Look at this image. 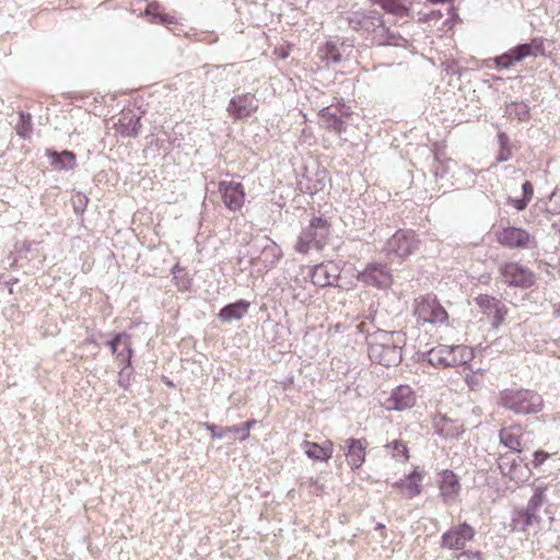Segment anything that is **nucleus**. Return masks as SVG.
<instances>
[{
    "label": "nucleus",
    "instance_id": "f257e3e1",
    "mask_svg": "<svg viewBox=\"0 0 560 560\" xmlns=\"http://www.w3.org/2000/svg\"><path fill=\"white\" fill-rule=\"evenodd\" d=\"M348 26L377 46H400L408 43L400 34L386 26L383 14L375 9H358L345 15Z\"/></svg>",
    "mask_w": 560,
    "mask_h": 560
},
{
    "label": "nucleus",
    "instance_id": "f03ea898",
    "mask_svg": "<svg viewBox=\"0 0 560 560\" xmlns=\"http://www.w3.org/2000/svg\"><path fill=\"white\" fill-rule=\"evenodd\" d=\"M369 358L384 366H396L402 360L405 335L400 331L376 330L366 337Z\"/></svg>",
    "mask_w": 560,
    "mask_h": 560
},
{
    "label": "nucleus",
    "instance_id": "7ed1b4c3",
    "mask_svg": "<svg viewBox=\"0 0 560 560\" xmlns=\"http://www.w3.org/2000/svg\"><path fill=\"white\" fill-rule=\"evenodd\" d=\"M499 405L517 416L535 415L542 410L544 399L537 392L508 388L500 393Z\"/></svg>",
    "mask_w": 560,
    "mask_h": 560
},
{
    "label": "nucleus",
    "instance_id": "20e7f679",
    "mask_svg": "<svg viewBox=\"0 0 560 560\" xmlns=\"http://www.w3.org/2000/svg\"><path fill=\"white\" fill-rule=\"evenodd\" d=\"M249 262L258 272H268L282 257L280 246L268 236L253 240L248 252Z\"/></svg>",
    "mask_w": 560,
    "mask_h": 560
},
{
    "label": "nucleus",
    "instance_id": "39448f33",
    "mask_svg": "<svg viewBox=\"0 0 560 560\" xmlns=\"http://www.w3.org/2000/svg\"><path fill=\"white\" fill-rule=\"evenodd\" d=\"M330 234V223L322 217L311 219L307 226L303 228L294 246L295 250L306 254L311 249L320 250L325 247Z\"/></svg>",
    "mask_w": 560,
    "mask_h": 560
},
{
    "label": "nucleus",
    "instance_id": "423d86ee",
    "mask_svg": "<svg viewBox=\"0 0 560 560\" xmlns=\"http://www.w3.org/2000/svg\"><path fill=\"white\" fill-rule=\"evenodd\" d=\"M415 314L418 322L431 325H443L448 320V314L436 296L428 294L416 300Z\"/></svg>",
    "mask_w": 560,
    "mask_h": 560
},
{
    "label": "nucleus",
    "instance_id": "0eeeda50",
    "mask_svg": "<svg viewBox=\"0 0 560 560\" xmlns=\"http://www.w3.org/2000/svg\"><path fill=\"white\" fill-rule=\"evenodd\" d=\"M419 245L416 233L411 230H398L386 243V254L406 258L410 256Z\"/></svg>",
    "mask_w": 560,
    "mask_h": 560
},
{
    "label": "nucleus",
    "instance_id": "6e6552de",
    "mask_svg": "<svg viewBox=\"0 0 560 560\" xmlns=\"http://www.w3.org/2000/svg\"><path fill=\"white\" fill-rule=\"evenodd\" d=\"M499 273L502 281L510 287L527 289L535 283L534 272L517 262L501 265Z\"/></svg>",
    "mask_w": 560,
    "mask_h": 560
},
{
    "label": "nucleus",
    "instance_id": "1a4fd4ad",
    "mask_svg": "<svg viewBox=\"0 0 560 560\" xmlns=\"http://www.w3.org/2000/svg\"><path fill=\"white\" fill-rule=\"evenodd\" d=\"M498 242L509 248L532 249L537 247L534 235L522 228L509 226L497 234Z\"/></svg>",
    "mask_w": 560,
    "mask_h": 560
},
{
    "label": "nucleus",
    "instance_id": "9d476101",
    "mask_svg": "<svg viewBox=\"0 0 560 560\" xmlns=\"http://www.w3.org/2000/svg\"><path fill=\"white\" fill-rule=\"evenodd\" d=\"M475 301L482 313L491 320L493 328H498L503 324L509 313V310L503 302L487 294L478 295Z\"/></svg>",
    "mask_w": 560,
    "mask_h": 560
},
{
    "label": "nucleus",
    "instance_id": "9b49d317",
    "mask_svg": "<svg viewBox=\"0 0 560 560\" xmlns=\"http://www.w3.org/2000/svg\"><path fill=\"white\" fill-rule=\"evenodd\" d=\"M259 107L258 98L252 93H243L233 96L226 110L234 119H245L257 112Z\"/></svg>",
    "mask_w": 560,
    "mask_h": 560
},
{
    "label": "nucleus",
    "instance_id": "f8f14e48",
    "mask_svg": "<svg viewBox=\"0 0 560 560\" xmlns=\"http://www.w3.org/2000/svg\"><path fill=\"white\" fill-rule=\"evenodd\" d=\"M475 529L466 522L450 528L442 535L441 546L451 550H463L466 542L472 540Z\"/></svg>",
    "mask_w": 560,
    "mask_h": 560
},
{
    "label": "nucleus",
    "instance_id": "ddd939ff",
    "mask_svg": "<svg viewBox=\"0 0 560 560\" xmlns=\"http://www.w3.org/2000/svg\"><path fill=\"white\" fill-rule=\"evenodd\" d=\"M219 192L229 210L237 211L244 206L245 191L241 183L222 180L219 183Z\"/></svg>",
    "mask_w": 560,
    "mask_h": 560
},
{
    "label": "nucleus",
    "instance_id": "4468645a",
    "mask_svg": "<svg viewBox=\"0 0 560 560\" xmlns=\"http://www.w3.org/2000/svg\"><path fill=\"white\" fill-rule=\"evenodd\" d=\"M358 278L365 284L382 289L388 288L393 281L389 269L381 264L368 265Z\"/></svg>",
    "mask_w": 560,
    "mask_h": 560
},
{
    "label": "nucleus",
    "instance_id": "2eb2a0df",
    "mask_svg": "<svg viewBox=\"0 0 560 560\" xmlns=\"http://www.w3.org/2000/svg\"><path fill=\"white\" fill-rule=\"evenodd\" d=\"M416 402V394L408 385H399L394 388L389 397L384 401L388 410H405Z\"/></svg>",
    "mask_w": 560,
    "mask_h": 560
},
{
    "label": "nucleus",
    "instance_id": "dca6fc26",
    "mask_svg": "<svg viewBox=\"0 0 560 560\" xmlns=\"http://www.w3.org/2000/svg\"><path fill=\"white\" fill-rule=\"evenodd\" d=\"M366 446L365 440L350 438L345 441V456L352 469L360 468L363 465Z\"/></svg>",
    "mask_w": 560,
    "mask_h": 560
},
{
    "label": "nucleus",
    "instance_id": "f3484780",
    "mask_svg": "<svg viewBox=\"0 0 560 560\" xmlns=\"http://www.w3.org/2000/svg\"><path fill=\"white\" fill-rule=\"evenodd\" d=\"M338 278V268L332 262L316 265L311 271L312 282L322 288L335 285Z\"/></svg>",
    "mask_w": 560,
    "mask_h": 560
},
{
    "label": "nucleus",
    "instance_id": "a211bd4d",
    "mask_svg": "<svg viewBox=\"0 0 560 560\" xmlns=\"http://www.w3.org/2000/svg\"><path fill=\"white\" fill-rule=\"evenodd\" d=\"M112 353L126 363V368L130 366L132 349L130 336L126 332L117 334L112 340L107 342Z\"/></svg>",
    "mask_w": 560,
    "mask_h": 560
},
{
    "label": "nucleus",
    "instance_id": "6ab92c4d",
    "mask_svg": "<svg viewBox=\"0 0 560 560\" xmlns=\"http://www.w3.org/2000/svg\"><path fill=\"white\" fill-rule=\"evenodd\" d=\"M523 434L524 430L521 424L502 428L499 431L500 443L514 453H521Z\"/></svg>",
    "mask_w": 560,
    "mask_h": 560
},
{
    "label": "nucleus",
    "instance_id": "aec40b11",
    "mask_svg": "<svg viewBox=\"0 0 560 560\" xmlns=\"http://www.w3.org/2000/svg\"><path fill=\"white\" fill-rule=\"evenodd\" d=\"M460 490L458 477L452 470H444L440 479V493L446 503L454 502Z\"/></svg>",
    "mask_w": 560,
    "mask_h": 560
},
{
    "label": "nucleus",
    "instance_id": "412c9836",
    "mask_svg": "<svg viewBox=\"0 0 560 560\" xmlns=\"http://www.w3.org/2000/svg\"><path fill=\"white\" fill-rule=\"evenodd\" d=\"M301 448L313 460L327 462L332 456L334 444L331 441L326 440L322 444L303 441Z\"/></svg>",
    "mask_w": 560,
    "mask_h": 560
},
{
    "label": "nucleus",
    "instance_id": "4be33fe9",
    "mask_svg": "<svg viewBox=\"0 0 560 560\" xmlns=\"http://www.w3.org/2000/svg\"><path fill=\"white\" fill-rule=\"evenodd\" d=\"M450 346L439 345L427 352L422 353V361L428 362L434 368L444 369L450 368Z\"/></svg>",
    "mask_w": 560,
    "mask_h": 560
},
{
    "label": "nucleus",
    "instance_id": "5701e85b",
    "mask_svg": "<svg viewBox=\"0 0 560 560\" xmlns=\"http://www.w3.org/2000/svg\"><path fill=\"white\" fill-rule=\"evenodd\" d=\"M140 128V117L131 112L124 113L118 119V122L116 124L117 132L122 137L135 138L138 136Z\"/></svg>",
    "mask_w": 560,
    "mask_h": 560
},
{
    "label": "nucleus",
    "instance_id": "b1692460",
    "mask_svg": "<svg viewBox=\"0 0 560 560\" xmlns=\"http://www.w3.org/2000/svg\"><path fill=\"white\" fill-rule=\"evenodd\" d=\"M540 515L529 512L526 508L516 510L512 517L513 529L525 532L532 526H538L540 523Z\"/></svg>",
    "mask_w": 560,
    "mask_h": 560
},
{
    "label": "nucleus",
    "instance_id": "393cba45",
    "mask_svg": "<svg viewBox=\"0 0 560 560\" xmlns=\"http://www.w3.org/2000/svg\"><path fill=\"white\" fill-rule=\"evenodd\" d=\"M457 166V163L446 158L442 152L435 151L432 171L435 178L445 179Z\"/></svg>",
    "mask_w": 560,
    "mask_h": 560
},
{
    "label": "nucleus",
    "instance_id": "a878e982",
    "mask_svg": "<svg viewBox=\"0 0 560 560\" xmlns=\"http://www.w3.org/2000/svg\"><path fill=\"white\" fill-rule=\"evenodd\" d=\"M248 308L249 303L244 300H240L235 303H231L222 307L219 313V317L222 319V322L228 323L237 320L247 314Z\"/></svg>",
    "mask_w": 560,
    "mask_h": 560
},
{
    "label": "nucleus",
    "instance_id": "bb28decb",
    "mask_svg": "<svg viewBox=\"0 0 560 560\" xmlns=\"http://www.w3.org/2000/svg\"><path fill=\"white\" fill-rule=\"evenodd\" d=\"M319 116L327 129L332 130L338 135L346 131V122L340 118L338 113L332 109V106L324 107L320 110Z\"/></svg>",
    "mask_w": 560,
    "mask_h": 560
},
{
    "label": "nucleus",
    "instance_id": "cd10ccee",
    "mask_svg": "<svg viewBox=\"0 0 560 560\" xmlns=\"http://www.w3.org/2000/svg\"><path fill=\"white\" fill-rule=\"evenodd\" d=\"M421 480L422 476L415 470L405 480L396 482L395 487L400 488L408 498H415L421 493Z\"/></svg>",
    "mask_w": 560,
    "mask_h": 560
},
{
    "label": "nucleus",
    "instance_id": "c85d7f7f",
    "mask_svg": "<svg viewBox=\"0 0 560 560\" xmlns=\"http://www.w3.org/2000/svg\"><path fill=\"white\" fill-rule=\"evenodd\" d=\"M450 368L466 364L474 358L472 349L463 345L450 346Z\"/></svg>",
    "mask_w": 560,
    "mask_h": 560
},
{
    "label": "nucleus",
    "instance_id": "c756f323",
    "mask_svg": "<svg viewBox=\"0 0 560 560\" xmlns=\"http://www.w3.org/2000/svg\"><path fill=\"white\" fill-rule=\"evenodd\" d=\"M373 3L378 4L384 11L396 15L398 18H405L409 15V8L404 3L402 0H371Z\"/></svg>",
    "mask_w": 560,
    "mask_h": 560
},
{
    "label": "nucleus",
    "instance_id": "7c9ffc66",
    "mask_svg": "<svg viewBox=\"0 0 560 560\" xmlns=\"http://www.w3.org/2000/svg\"><path fill=\"white\" fill-rule=\"evenodd\" d=\"M49 158L51 160V165L59 170H72L75 166V154L71 151H62L61 153L58 152H50Z\"/></svg>",
    "mask_w": 560,
    "mask_h": 560
},
{
    "label": "nucleus",
    "instance_id": "2f4dec72",
    "mask_svg": "<svg viewBox=\"0 0 560 560\" xmlns=\"http://www.w3.org/2000/svg\"><path fill=\"white\" fill-rule=\"evenodd\" d=\"M506 476L516 483H522L529 479L530 468L527 464L523 465L513 459V463L509 466Z\"/></svg>",
    "mask_w": 560,
    "mask_h": 560
},
{
    "label": "nucleus",
    "instance_id": "473e14b6",
    "mask_svg": "<svg viewBox=\"0 0 560 560\" xmlns=\"http://www.w3.org/2000/svg\"><path fill=\"white\" fill-rule=\"evenodd\" d=\"M158 2H151L145 8V15L151 16V21L154 23L167 25L175 23V18L166 13H163Z\"/></svg>",
    "mask_w": 560,
    "mask_h": 560
},
{
    "label": "nucleus",
    "instance_id": "72a5a7b5",
    "mask_svg": "<svg viewBox=\"0 0 560 560\" xmlns=\"http://www.w3.org/2000/svg\"><path fill=\"white\" fill-rule=\"evenodd\" d=\"M546 490H547V487H542V486L535 487L534 493L530 497V499L526 505V509L529 512H532L534 514H539L538 512L540 511L542 505L545 503H547Z\"/></svg>",
    "mask_w": 560,
    "mask_h": 560
},
{
    "label": "nucleus",
    "instance_id": "f704fd0d",
    "mask_svg": "<svg viewBox=\"0 0 560 560\" xmlns=\"http://www.w3.org/2000/svg\"><path fill=\"white\" fill-rule=\"evenodd\" d=\"M505 114L511 118L525 121L529 118V107L524 102H512L506 105Z\"/></svg>",
    "mask_w": 560,
    "mask_h": 560
},
{
    "label": "nucleus",
    "instance_id": "c9c22d12",
    "mask_svg": "<svg viewBox=\"0 0 560 560\" xmlns=\"http://www.w3.org/2000/svg\"><path fill=\"white\" fill-rule=\"evenodd\" d=\"M32 130V116L24 112H20L19 121L15 125V131L18 136L22 139H28L31 138Z\"/></svg>",
    "mask_w": 560,
    "mask_h": 560
},
{
    "label": "nucleus",
    "instance_id": "e433bc0d",
    "mask_svg": "<svg viewBox=\"0 0 560 560\" xmlns=\"http://www.w3.org/2000/svg\"><path fill=\"white\" fill-rule=\"evenodd\" d=\"M320 58L327 66L337 65L341 61V52L336 44L327 43L320 50Z\"/></svg>",
    "mask_w": 560,
    "mask_h": 560
},
{
    "label": "nucleus",
    "instance_id": "4c0bfd02",
    "mask_svg": "<svg viewBox=\"0 0 560 560\" xmlns=\"http://www.w3.org/2000/svg\"><path fill=\"white\" fill-rule=\"evenodd\" d=\"M386 447L389 450L393 458L398 462H406L409 457L407 446L400 441H393Z\"/></svg>",
    "mask_w": 560,
    "mask_h": 560
},
{
    "label": "nucleus",
    "instance_id": "58836bf2",
    "mask_svg": "<svg viewBox=\"0 0 560 560\" xmlns=\"http://www.w3.org/2000/svg\"><path fill=\"white\" fill-rule=\"evenodd\" d=\"M510 56H512V59L514 62H520L527 56L532 54V45L530 44H521L512 49L509 50Z\"/></svg>",
    "mask_w": 560,
    "mask_h": 560
},
{
    "label": "nucleus",
    "instance_id": "ea45409f",
    "mask_svg": "<svg viewBox=\"0 0 560 560\" xmlns=\"http://www.w3.org/2000/svg\"><path fill=\"white\" fill-rule=\"evenodd\" d=\"M494 61H495L497 66L500 68H509L515 63L514 60L512 59V56H510V51H508L501 56H498L494 59Z\"/></svg>",
    "mask_w": 560,
    "mask_h": 560
},
{
    "label": "nucleus",
    "instance_id": "a19ab883",
    "mask_svg": "<svg viewBox=\"0 0 560 560\" xmlns=\"http://www.w3.org/2000/svg\"><path fill=\"white\" fill-rule=\"evenodd\" d=\"M550 457V455L545 452V451H536L534 453V459L532 462V465L535 467V468H538L540 467L548 458Z\"/></svg>",
    "mask_w": 560,
    "mask_h": 560
},
{
    "label": "nucleus",
    "instance_id": "79ce46f5",
    "mask_svg": "<svg viewBox=\"0 0 560 560\" xmlns=\"http://www.w3.org/2000/svg\"><path fill=\"white\" fill-rule=\"evenodd\" d=\"M528 203H529V201H527L524 198H512V197L508 198V205L514 207L518 211L524 210Z\"/></svg>",
    "mask_w": 560,
    "mask_h": 560
},
{
    "label": "nucleus",
    "instance_id": "37998d69",
    "mask_svg": "<svg viewBox=\"0 0 560 560\" xmlns=\"http://www.w3.org/2000/svg\"><path fill=\"white\" fill-rule=\"evenodd\" d=\"M522 198L526 199L527 201L532 200L534 196V186L530 182L527 180L522 185Z\"/></svg>",
    "mask_w": 560,
    "mask_h": 560
},
{
    "label": "nucleus",
    "instance_id": "c03bdc74",
    "mask_svg": "<svg viewBox=\"0 0 560 560\" xmlns=\"http://www.w3.org/2000/svg\"><path fill=\"white\" fill-rule=\"evenodd\" d=\"M513 463V459H510L509 456L502 455L499 458L498 466L502 475L506 476V471L509 469V466Z\"/></svg>",
    "mask_w": 560,
    "mask_h": 560
},
{
    "label": "nucleus",
    "instance_id": "a18cd8bd",
    "mask_svg": "<svg viewBox=\"0 0 560 560\" xmlns=\"http://www.w3.org/2000/svg\"><path fill=\"white\" fill-rule=\"evenodd\" d=\"M88 205V197L83 194H79L77 201L74 202L75 212L83 211Z\"/></svg>",
    "mask_w": 560,
    "mask_h": 560
},
{
    "label": "nucleus",
    "instance_id": "49530a36",
    "mask_svg": "<svg viewBox=\"0 0 560 560\" xmlns=\"http://www.w3.org/2000/svg\"><path fill=\"white\" fill-rule=\"evenodd\" d=\"M511 158V149L510 148H500L499 153L497 155L498 162H505Z\"/></svg>",
    "mask_w": 560,
    "mask_h": 560
},
{
    "label": "nucleus",
    "instance_id": "de8ad7c7",
    "mask_svg": "<svg viewBox=\"0 0 560 560\" xmlns=\"http://www.w3.org/2000/svg\"><path fill=\"white\" fill-rule=\"evenodd\" d=\"M310 491L314 494L323 493V485H320L317 480L311 479L308 481Z\"/></svg>",
    "mask_w": 560,
    "mask_h": 560
},
{
    "label": "nucleus",
    "instance_id": "09e8293b",
    "mask_svg": "<svg viewBox=\"0 0 560 560\" xmlns=\"http://www.w3.org/2000/svg\"><path fill=\"white\" fill-rule=\"evenodd\" d=\"M256 423L255 420H249V421H246L243 423V429H242V436H240V440L244 441L248 438L249 435V430L250 428Z\"/></svg>",
    "mask_w": 560,
    "mask_h": 560
},
{
    "label": "nucleus",
    "instance_id": "8fccbe9b",
    "mask_svg": "<svg viewBox=\"0 0 560 560\" xmlns=\"http://www.w3.org/2000/svg\"><path fill=\"white\" fill-rule=\"evenodd\" d=\"M129 376H130V373H127L126 374V368H124L120 372H119V380H118V383L121 387L124 388H127L129 386Z\"/></svg>",
    "mask_w": 560,
    "mask_h": 560
},
{
    "label": "nucleus",
    "instance_id": "3c124183",
    "mask_svg": "<svg viewBox=\"0 0 560 560\" xmlns=\"http://www.w3.org/2000/svg\"><path fill=\"white\" fill-rule=\"evenodd\" d=\"M208 430H210L212 438L217 439H223L225 438V433L221 432V429H219L215 424H208Z\"/></svg>",
    "mask_w": 560,
    "mask_h": 560
},
{
    "label": "nucleus",
    "instance_id": "603ef678",
    "mask_svg": "<svg viewBox=\"0 0 560 560\" xmlns=\"http://www.w3.org/2000/svg\"><path fill=\"white\" fill-rule=\"evenodd\" d=\"M332 109L337 112L339 116H349L351 114L350 107L345 104H339L332 107Z\"/></svg>",
    "mask_w": 560,
    "mask_h": 560
},
{
    "label": "nucleus",
    "instance_id": "864d4df0",
    "mask_svg": "<svg viewBox=\"0 0 560 560\" xmlns=\"http://www.w3.org/2000/svg\"><path fill=\"white\" fill-rule=\"evenodd\" d=\"M498 138H499L500 148H510L509 147L510 140L505 133H503V132L499 133Z\"/></svg>",
    "mask_w": 560,
    "mask_h": 560
},
{
    "label": "nucleus",
    "instance_id": "5fc2aeb1",
    "mask_svg": "<svg viewBox=\"0 0 560 560\" xmlns=\"http://www.w3.org/2000/svg\"><path fill=\"white\" fill-rule=\"evenodd\" d=\"M462 556L474 560H481V553L479 551H464Z\"/></svg>",
    "mask_w": 560,
    "mask_h": 560
},
{
    "label": "nucleus",
    "instance_id": "6e6d98bb",
    "mask_svg": "<svg viewBox=\"0 0 560 560\" xmlns=\"http://www.w3.org/2000/svg\"><path fill=\"white\" fill-rule=\"evenodd\" d=\"M242 429H243V424H241V425H232V427L228 428V430H233L234 434H238V438L242 436Z\"/></svg>",
    "mask_w": 560,
    "mask_h": 560
},
{
    "label": "nucleus",
    "instance_id": "4d7b16f0",
    "mask_svg": "<svg viewBox=\"0 0 560 560\" xmlns=\"http://www.w3.org/2000/svg\"><path fill=\"white\" fill-rule=\"evenodd\" d=\"M229 427H225V428H220L221 429V432H224L225 433V436L229 434V433H233V430H228Z\"/></svg>",
    "mask_w": 560,
    "mask_h": 560
},
{
    "label": "nucleus",
    "instance_id": "13d9d810",
    "mask_svg": "<svg viewBox=\"0 0 560 560\" xmlns=\"http://www.w3.org/2000/svg\"><path fill=\"white\" fill-rule=\"evenodd\" d=\"M556 313L560 317V304H559V307L557 308Z\"/></svg>",
    "mask_w": 560,
    "mask_h": 560
},
{
    "label": "nucleus",
    "instance_id": "bf43d9fd",
    "mask_svg": "<svg viewBox=\"0 0 560 560\" xmlns=\"http://www.w3.org/2000/svg\"><path fill=\"white\" fill-rule=\"evenodd\" d=\"M555 343L560 345V337L557 340H555Z\"/></svg>",
    "mask_w": 560,
    "mask_h": 560
}]
</instances>
